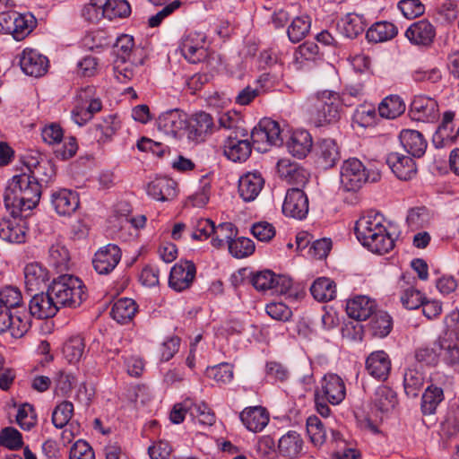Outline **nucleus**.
I'll return each mask as SVG.
<instances>
[{
	"mask_svg": "<svg viewBox=\"0 0 459 459\" xmlns=\"http://www.w3.org/2000/svg\"><path fill=\"white\" fill-rule=\"evenodd\" d=\"M41 196V186L27 173L13 176L5 188L4 201L12 213L21 215L37 206Z\"/></svg>",
	"mask_w": 459,
	"mask_h": 459,
	"instance_id": "nucleus-1",
	"label": "nucleus"
},
{
	"mask_svg": "<svg viewBox=\"0 0 459 459\" xmlns=\"http://www.w3.org/2000/svg\"><path fill=\"white\" fill-rule=\"evenodd\" d=\"M384 218L378 213L359 218L355 224V234L359 241L371 252L384 255L394 247V240L383 224Z\"/></svg>",
	"mask_w": 459,
	"mask_h": 459,
	"instance_id": "nucleus-2",
	"label": "nucleus"
},
{
	"mask_svg": "<svg viewBox=\"0 0 459 459\" xmlns=\"http://www.w3.org/2000/svg\"><path fill=\"white\" fill-rule=\"evenodd\" d=\"M341 105L338 93L324 91L307 97L304 107L315 124L322 126L340 118Z\"/></svg>",
	"mask_w": 459,
	"mask_h": 459,
	"instance_id": "nucleus-3",
	"label": "nucleus"
},
{
	"mask_svg": "<svg viewBox=\"0 0 459 459\" xmlns=\"http://www.w3.org/2000/svg\"><path fill=\"white\" fill-rule=\"evenodd\" d=\"M58 309L75 308L87 299L83 282L75 276L64 274L55 279L48 287Z\"/></svg>",
	"mask_w": 459,
	"mask_h": 459,
	"instance_id": "nucleus-4",
	"label": "nucleus"
},
{
	"mask_svg": "<svg viewBox=\"0 0 459 459\" xmlns=\"http://www.w3.org/2000/svg\"><path fill=\"white\" fill-rule=\"evenodd\" d=\"M380 172L373 169H366L362 162L351 158L343 161L341 167V185L347 192L359 190L366 182H377Z\"/></svg>",
	"mask_w": 459,
	"mask_h": 459,
	"instance_id": "nucleus-5",
	"label": "nucleus"
},
{
	"mask_svg": "<svg viewBox=\"0 0 459 459\" xmlns=\"http://www.w3.org/2000/svg\"><path fill=\"white\" fill-rule=\"evenodd\" d=\"M346 391L343 380L335 374L325 376L322 388L315 393V403L317 412L323 417H328L330 408L327 403L339 404L345 398Z\"/></svg>",
	"mask_w": 459,
	"mask_h": 459,
	"instance_id": "nucleus-6",
	"label": "nucleus"
},
{
	"mask_svg": "<svg viewBox=\"0 0 459 459\" xmlns=\"http://www.w3.org/2000/svg\"><path fill=\"white\" fill-rule=\"evenodd\" d=\"M223 152L225 156L234 162L247 160L252 152L247 129H238L234 135L229 134L224 142Z\"/></svg>",
	"mask_w": 459,
	"mask_h": 459,
	"instance_id": "nucleus-7",
	"label": "nucleus"
},
{
	"mask_svg": "<svg viewBox=\"0 0 459 459\" xmlns=\"http://www.w3.org/2000/svg\"><path fill=\"white\" fill-rule=\"evenodd\" d=\"M410 43L420 48H430L436 39V28L427 19L411 23L404 33Z\"/></svg>",
	"mask_w": 459,
	"mask_h": 459,
	"instance_id": "nucleus-8",
	"label": "nucleus"
},
{
	"mask_svg": "<svg viewBox=\"0 0 459 459\" xmlns=\"http://www.w3.org/2000/svg\"><path fill=\"white\" fill-rule=\"evenodd\" d=\"M282 212L297 220L306 218L308 213V198L299 187H293L287 191L282 204Z\"/></svg>",
	"mask_w": 459,
	"mask_h": 459,
	"instance_id": "nucleus-9",
	"label": "nucleus"
},
{
	"mask_svg": "<svg viewBox=\"0 0 459 459\" xmlns=\"http://www.w3.org/2000/svg\"><path fill=\"white\" fill-rule=\"evenodd\" d=\"M30 328V321L25 312L13 311L4 308L0 311V334L9 332L14 338L22 337Z\"/></svg>",
	"mask_w": 459,
	"mask_h": 459,
	"instance_id": "nucleus-10",
	"label": "nucleus"
},
{
	"mask_svg": "<svg viewBox=\"0 0 459 459\" xmlns=\"http://www.w3.org/2000/svg\"><path fill=\"white\" fill-rule=\"evenodd\" d=\"M316 163L323 169L334 167L341 160V150L335 140H318L314 147Z\"/></svg>",
	"mask_w": 459,
	"mask_h": 459,
	"instance_id": "nucleus-11",
	"label": "nucleus"
},
{
	"mask_svg": "<svg viewBox=\"0 0 459 459\" xmlns=\"http://www.w3.org/2000/svg\"><path fill=\"white\" fill-rule=\"evenodd\" d=\"M121 255L118 246L108 244L95 253L92 260L93 267L99 274H108L118 264Z\"/></svg>",
	"mask_w": 459,
	"mask_h": 459,
	"instance_id": "nucleus-12",
	"label": "nucleus"
},
{
	"mask_svg": "<svg viewBox=\"0 0 459 459\" xmlns=\"http://www.w3.org/2000/svg\"><path fill=\"white\" fill-rule=\"evenodd\" d=\"M196 273V268L191 261H180L170 271L169 285L177 291L188 289Z\"/></svg>",
	"mask_w": 459,
	"mask_h": 459,
	"instance_id": "nucleus-13",
	"label": "nucleus"
},
{
	"mask_svg": "<svg viewBox=\"0 0 459 459\" xmlns=\"http://www.w3.org/2000/svg\"><path fill=\"white\" fill-rule=\"evenodd\" d=\"M20 66L27 75L40 77L48 71V59L34 49L26 48L22 53Z\"/></svg>",
	"mask_w": 459,
	"mask_h": 459,
	"instance_id": "nucleus-14",
	"label": "nucleus"
},
{
	"mask_svg": "<svg viewBox=\"0 0 459 459\" xmlns=\"http://www.w3.org/2000/svg\"><path fill=\"white\" fill-rule=\"evenodd\" d=\"M58 310L48 290L46 292L34 294L30 300L29 312L30 316L38 319L53 317Z\"/></svg>",
	"mask_w": 459,
	"mask_h": 459,
	"instance_id": "nucleus-15",
	"label": "nucleus"
},
{
	"mask_svg": "<svg viewBox=\"0 0 459 459\" xmlns=\"http://www.w3.org/2000/svg\"><path fill=\"white\" fill-rule=\"evenodd\" d=\"M12 214V219H3L0 221V238L10 243H22L26 237V223L22 219L23 216Z\"/></svg>",
	"mask_w": 459,
	"mask_h": 459,
	"instance_id": "nucleus-16",
	"label": "nucleus"
},
{
	"mask_svg": "<svg viewBox=\"0 0 459 459\" xmlns=\"http://www.w3.org/2000/svg\"><path fill=\"white\" fill-rule=\"evenodd\" d=\"M158 129L167 135L177 137L186 127V117L179 109L162 113L157 120Z\"/></svg>",
	"mask_w": 459,
	"mask_h": 459,
	"instance_id": "nucleus-17",
	"label": "nucleus"
},
{
	"mask_svg": "<svg viewBox=\"0 0 459 459\" xmlns=\"http://www.w3.org/2000/svg\"><path fill=\"white\" fill-rule=\"evenodd\" d=\"M386 163L394 174L401 180H410L417 173L416 163L412 158L398 152L389 153L386 158Z\"/></svg>",
	"mask_w": 459,
	"mask_h": 459,
	"instance_id": "nucleus-18",
	"label": "nucleus"
},
{
	"mask_svg": "<svg viewBox=\"0 0 459 459\" xmlns=\"http://www.w3.org/2000/svg\"><path fill=\"white\" fill-rule=\"evenodd\" d=\"M391 359L384 351H373L366 359V370L372 377L385 381L391 371Z\"/></svg>",
	"mask_w": 459,
	"mask_h": 459,
	"instance_id": "nucleus-19",
	"label": "nucleus"
},
{
	"mask_svg": "<svg viewBox=\"0 0 459 459\" xmlns=\"http://www.w3.org/2000/svg\"><path fill=\"white\" fill-rule=\"evenodd\" d=\"M377 309L374 299L367 296H356L346 304L347 315L357 321H364L373 316Z\"/></svg>",
	"mask_w": 459,
	"mask_h": 459,
	"instance_id": "nucleus-20",
	"label": "nucleus"
},
{
	"mask_svg": "<svg viewBox=\"0 0 459 459\" xmlns=\"http://www.w3.org/2000/svg\"><path fill=\"white\" fill-rule=\"evenodd\" d=\"M51 204L59 215H71L79 207L76 192L65 188L55 191L51 195Z\"/></svg>",
	"mask_w": 459,
	"mask_h": 459,
	"instance_id": "nucleus-21",
	"label": "nucleus"
},
{
	"mask_svg": "<svg viewBox=\"0 0 459 459\" xmlns=\"http://www.w3.org/2000/svg\"><path fill=\"white\" fill-rule=\"evenodd\" d=\"M147 193L157 201H170L177 196V183L169 178H156L148 184Z\"/></svg>",
	"mask_w": 459,
	"mask_h": 459,
	"instance_id": "nucleus-22",
	"label": "nucleus"
},
{
	"mask_svg": "<svg viewBox=\"0 0 459 459\" xmlns=\"http://www.w3.org/2000/svg\"><path fill=\"white\" fill-rule=\"evenodd\" d=\"M264 180L258 172H248L238 180V193L245 202L255 200L261 192Z\"/></svg>",
	"mask_w": 459,
	"mask_h": 459,
	"instance_id": "nucleus-23",
	"label": "nucleus"
},
{
	"mask_svg": "<svg viewBox=\"0 0 459 459\" xmlns=\"http://www.w3.org/2000/svg\"><path fill=\"white\" fill-rule=\"evenodd\" d=\"M400 142L404 150L415 158L424 155L428 143L421 133L411 129H403L400 133Z\"/></svg>",
	"mask_w": 459,
	"mask_h": 459,
	"instance_id": "nucleus-24",
	"label": "nucleus"
},
{
	"mask_svg": "<svg viewBox=\"0 0 459 459\" xmlns=\"http://www.w3.org/2000/svg\"><path fill=\"white\" fill-rule=\"evenodd\" d=\"M277 169L281 178L289 184L296 185V187L303 186L307 182L306 170L290 160H280L277 163Z\"/></svg>",
	"mask_w": 459,
	"mask_h": 459,
	"instance_id": "nucleus-25",
	"label": "nucleus"
},
{
	"mask_svg": "<svg viewBox=\"0 0 459 459\" xmlns=\"http://www.w3.org/2000/svg\"><path fill=\"white\" fill-rule=\"evenodd\" d=\"M312 146V137L306 130L293 132L286 143L288 152L299 159L305 158L310 152Z\"/></svg>",
	"mask_w": 459,
	"mask_h": 459,
	"instance_id": "nucleus-26",
	"label": "nucleus"
},
{
	"mask_svg": "<svg viewBox=\"0 0 459 459\" xmlns=\"http://www.w3.org/2000/svg\"><path fill=\"white\" fill-rule=\"evenodd\" d=\"M239 418L247 429L253 432H259L269 422V414L262 406L246 408Z\"/></svg>",
	"mask_w": 459,
	"mask_h": 459,
	"instance_id": "nucleus-27",
	"label": "nucleus"
},
{
	"mask_svg": "<svg viewBox=\"0 0 459 459\" xmlns=\"http://www.w3.org/2000/svg\"><path fill=\"white\" fill-rule=\"evenodd\" d=\"M214 123L212 116L206 112L195 114L189 124V138L202 142L207 134L212 133Z\"/></svg>",
	"mask_w": 459,
	"mask_h": 459,
	"instance_id": "nucleus-28",
	"label": "nucleus"
},
{
	"mask_svg": "<svg viewBox=\"0 0 459 459\" xmlns=\"http://www.w3.org/2000/svg\"><path fill=\"white\" fill-rule=\"evenodd\" d=\"M24 279L26 290L37 291L49 280L48 271L39 263H31L24 268Z\"/></svg>",
	"mask_w": 459,
	"mask_h": 459,
	"instance_id": "nucleus-29",
	"label": "nucleus"
},
{
	"mask_svg": "<svg viewBox=\"0 0 459 459\" xmlns=\"http://www.w3.org/2000/svg\"><path fill=\"white\" fill-rule=\"evenodd\" d=\"M367 23L362 15L348 13L337 22L339 32L348 39H355L361 34Z\"/></svg>",
	"mask_w": 459,
	"mask_h": 459,
	"instance_id": "nucleus-30",
	"label": "nucleus"
},
{
	"mask_svg": "<svg viewBox=\"0 0 459 459\" xmlns=\"http://www.w3.org/2000/svg\"><path fill=\"white\" fill-rule=\"evenodd\" d=\"M374 407L385 413L394 410L398 403L396 393L386 385H379L371 397Z\"/></svg>",
	"mask_w": 459,
	"mask_h": 459,
	"instance_id": "nucleus-31",
	"label": "nucleus"
},
{
	"mask_svg": "<svg viewBox=\"0 0 459 459\" xmlns=\"http://www.w3.org/2000/svg\"><path fill=\"white\" fill-rule=\"evenodd\" d=\"M425 382V374L421 366L414 365L408 368L403 374V386L405 394L410 397H416Z\"/></svg>",
	"mask_w": 459,
	"mask_h": 459,
	"instance_id": "nucleus-32",
	"label": "nucleus"
},
{
	"mask_svg": "<svg viewBox=\"0 0 459 459\" xmlns=\"http://www.w3.org/2000/svg\"><path fill=\"white\" fill-rule=\"evenodd\" d=\"M303 440L296 431H289L278 442L280 455L289 458H296L302 451Z\"/></svg>",
	"mask_w": 459,
	"mask_h": 459,
	"instance_id": "nucleus-33",
	"label": "nucleus"
},
{
	"mask_svg": "<svg viewBox=\"0 0 459 459\" xmlns=\"http://www.w3.org/2000/svg\"><path fill=\"white\" fill-rule=\"evenodd\" d=\"M398 33L397 27L389 22H375L366 33V38L371 42H384L394 39Z\"/></svg>",
	"mask_w": 459,
	"mask_h": 459,
	"instance_id": "nucleus-34",
	"label": "nucleus"
},
{
	"mask_svg": "<svg viewBox=\"0 0 459 459\" xmlns=\"http://www.w3.org/2000/svg\"><path fill=\"white\" fill-rule=\"evenodd\" d=\"M445 338L439 337L431 345L417 349L415 351L417 362L430 366L437 365L440 356H442Z\"/></svg>",
	"mask_w": 459,
	"mask_h": 459,
	"instance_id": "nucleus-35",
	"label": "nucleus"
},
{
	"mask_svg": "<svg viewBox=\"0 0 459 459\" xmlns=\"http://www.w3.org/2000/svg\"><path fill=\"white\" fill-rule=\"evenodd\" d=\"M137 311V306L132 299H120L113 305L110 316L119 324H126L132 320Z\"/></svg>",
	"mask_w": 459,
	"mask_h": 459,
	"instance_id": "nucleus-36",
	"label": "nucleus"
},
{
	"mask_svg": "<svg viewBox=\"0 0 459 459\" xmlns=\"http://www.w3.org/2000/svg\"><path fill=\"white\" fill-rule=\"evenodd\" d=\"M393 327L391 316L385 311L375 312L368 323V331L375 337L383 338L389 334Z\"/></svg>",
	"mask_w": 459,
	"mask_h": 459,
	"instance_id": "nucleus-37",
	"label": "nucleus"
},
{
	"mask_svg": "<svg viewBox=\"0 0 459 459\" xmlns=\"http://www.w3.org/2000/svg\"><path fill=\"white\" fill-rule=\"evenodd\" d=\"M310 292L316 300L325 302L335 298L336 286L331 279L322 277L313 282Z\"/></svg>",
	"mask_w": 459,
	"mask_h": 459,
	"instance_id": "nucleus-38",
	"label": "nucleus"
},
{
	"mask_svg": "<svg viewBox=\"0 0 459 459\" xmlns=\"http://www.w3.org/2000/svg\"><path fill=\"white\" fill-rule=\"evenodd\" d=\"M184 406L189 410L190 416L197 418L201 424L212 426L215 422V414L206 403H196L192 399L186 398Z\"/></svg>",
	"mask_w": 459,
	"mask_h": 459,
	"instance_id": "nucleus-39",
	"label": "nucleus"
},
{
	"mask_svg": "<svg viewBox=\"0 0 459 459\" xmlns=\"http://www.w3.org/2000/svg\"><path fill=\"white\" fill-rule=\"evenodd\" d=\"M441 432L448 438L459 434V401L448 407L445 420L441 423Z\"/></svg>",
	"mask_w": 459,
	"mask_h": 459,
	"instance_id": "nucleus-40",
	"label": "nucleus"
},
{
	"mask_svg": "<svg viewBox=\"0 0 459 459\" xmlns=\"http://www.w3.org/2000/svg\"><path fill=\"white\" fill-rule=\"evenodd\" d=\"M15 20L11 35L18 41L24 39L37 25V20L31 13H17Z\"/></svg>",
	"mask_w": 459,
	"mask_h": 459,
	"instance_id": "nucleus-41",
	"label": "nucleus"
},
{
	"mask_svg": "<svg viewBox=\"0 0 459 459\" xmlns=\"http://www.w3.org/2000/svg\"><path fill=\"white\" fill-rule=\"evenodd\" d=\"M405 110V104L397 95L385 98L378 106V112L382 117L394 119L402 115Z\"/></svg>",
	"mask_w": 459,
	"mask_h": 459,
	"instance_id": "nucleus-42",
	"label": "nucleus"
},
{
	"mask_svg": "<svg viewBox=\"0 0 459 459\" xmlns=\"http://www.w3.org/2000/svg\"><path fill=\"white\" fill-rule=\"evenodd\" d=\"M444 400V392L441 387L430 385L422 395L421 411L423 414L435 413L438 404Z\"/></svg>",
	"mask_w": 459,
	"mask_h": 459,
	"instance_id": "nucleus-43",
	"label": "nucleus"
},
{
	"mask_svg": "<svg viewBox=\"0 0 459 459\" xmlns=\"http://www.w3.org/2000/svg\"><path fill=\"white\" fill-rule=\"evenodd\" d=\"M238 230L231 222H222L218 226L214 225V231H212V245L217 248L224 246L225 243L230 245V242L237 236Z\"/></svg>",
	"mask_w": 459,
	"mask_h": 459,
	"instance_id": "nucleus-44",
	"label": "nucleus"
},
{
	"mask_svg": "<svg viewBox=\"0 0 459 459\" xmlns=\"http://www.w3.org/2000/svg\"><path fill=\"white\" fill-rule=\"evenodd\" d=\"M311 22L307 16H299L292 20L288 27L289 39L293 43L302 40L310 30Z\"/></svg>",
	"mask_w": 459,
	"mask_h": 459,
	"instance_id": "nucleus-45",
	"label": "nucleus"
},
{
	"mask_svg": "<svg viewBox=\"0 0 459 459\" xmlns=\"http://www.w3.org/2000/svg\"><path fill=\"white\" fill-rule=\"evenodd\" d=\"M48 253L49 262L56 269L61 272L68 269L70 254L65 245L61 243L53 244Z\"/></svg>",
	"mask_w": 459,
	"mask_h": 459,
	"instance_id": "nucleus-46",
	"label": "nucleus"
},
{
	"mask_svg": "<svg viewBox=\"0 0 459 459\" xmlns=\"http://www.w3.org/2000/svg\"><path fill=\"white\" fill-rule=\"evenodd\" d=\"M84 348L83 339L81 336H74L65 343L63 352L70 363H75L82 357Z\"/></svg>",
	"mask_w": 459,
	"mask_h": 459,
	"instance_id": "nucleus-47",
	"label": "nucleus"
},
{
	"mask_svg": "<svg viewBox=\"0 0 459 459\" xmlns=\"http://www.w3.org/2000/svg\"><path fill=\"white\" fill-rule=\"evenodd\" d=\"M27 175L42 186V184H48L55 177L56 169L50 160H46Z\"/></svg>",
	"mask_w": 459,
	"mask_h": 459,
	"instance_id": "nucleus-48",
	"label": "nucleus"
},
{
	"mask_svg": "<svg viewBox=\"0 0 459 459\" xmlns=\"http://www.w3.org/2000/svg\"><path fill=\"white\" fill-rule=\"evenodd\" d=\"M134 38L127 34L119 36L113 45V52L117 56L116 60H120L122 64L129 58L134 48Z\"/></svg>",
	"mask_w": 459,
	"mask_h": 459,
	"instance_id": "nucleus-49",
	"label": "nucleus"
},
{
	"mask_svg": "<svg viewBox=\"0 0 459 459\" xmlns=\"http://www.w3.org/2000/svg\"><path fill=\"white\" fill-rule=\"evenodd\" d=\"M74 413V405L71 402L65 401L58 404L53 411L52 422L57 429L64 428L71 420Z\"/></svg>",
	"mask_w": 459,
	"mask_h": 459,
	"instance_id": "nucleus-50",
	"label": "nucleus"
},
{
	"mask_svg": "<svg viewBox=\"0 0 459 459\" xmlns=\"http://www.w3.org/2000/svg\"><path fill=\"white\" fill-rule=\"evenodd\" d=\"M229 251L233 256L237 258H243L254 253L255 244L247 238H234V239L230 242Z\"/></svg>",
	"mask_w": 459,
	"mask_h": 459,
	"instance_id": "nucleus-51",
	"label": "nucleus"
},
{
	"mask_svg": "<svg viewBox=\"0 0 459 459\" xmlns=\"http://www.w3.org/2000/svg\"><path fill=\"white\" fill-rule=\"evenodd\" d=\"M249 282L259 291L273 290L275 274L270 270L251 273Z\"/></svg>",
	"mask_w": 459,
	"mask_h": 459,
	"instance_id": "nucleus-52",
	"label": "nucleus"
},
{
	"mask_svg": "<svg viewBox=\"0 0 459 459\" xmlns=\"http://www.w3.org/2000/svg\"><path fill=\"white\" fill-rule=\"evenodd\" d=\"M0 301L13 311L22 304V293L17 287L5 286L0 290Z\"/></svg>",
	"mask_w": 459,
	"mask_h": 459,
	"instance_id": "nucleus-53",
	"label": "nucleus"
},
{
	"mask_svg": "<svg viewBox=\"0 0 459 459\" xmlns=\"http://www.w3.org/2000/svg\"><path fill=\"white\" fill-rule=\"evenodd\" d=\"M0 445L12 450H17L23 445L22 434L13 427H6L0 431Z\"/></svg>",
	"mask_w": 459,
	"mask_h": 459,
	"instance_id": "nucleus-54",
	"label": "nucleus"
},
{
	"mask_svg": "<svg viewBox=\"0 0 459 459\" xmlns=\"http://www.w3.org/2000/svg\"><path fill=\"white\" fill-rule=\"evenodd\" d=\"M16 421L22 429H31L37 423V415L34 408L29 403L22 404L18 409Z\"/></svg>",
	"mask_w": 459,
	"mask_h": 459,
	"instance_id": "nucleus-55",
	"label": "nucleus"
},
{
	"mask_svg": "<svg viewBox=\"0 0 459 459\" xmlns=\"http://www.w3.org/2000/svg\"><path fill=\"white\" fill-rule=\"evenodd\" d=\"M307 431L314 444L318 445L324 443L326 431L324 424L316 416L308 417L307 420Z\"/></svg>",
	"mask_w": 459,
	"mask_h": 459,
	"instance_id": "nucleus-56",
	"label": "nucleus"
},
{
	"mask_svg": "<svg viewBox=\"0 0 459 459\" xmlns=\"http://www.w3.org/2000/svg\"><path fill=\"white\" fill-rule=\"evenodd\" d=\"M261 126L266 132L269 145L280 146L282 144L283 139L278 122L271 118H264L261 120Z\"/></svg>",
	"mask_w": 459,
	"mask_h": 459,
	"instance_id": "nucleus-57",
	"label": "nucleus"
},
{
	"mask_svg": "<svg viewBox=\"0 0 459 459\" xmlns=\"http://www.w3.org/2000/svg\"><path fill=\"white\" fill-rule=\"evenodd\" d=\"M398 7L407 19H415L425 12V6L420 0H401Z\"/></svg>",
	"mask_w": 459,
	"mask_h": 459,
	"instance_id": "nucleus-58",
	"label": "nucleus"
},
{
	"mask_svg": "<svg viewBox=\"0 0 459 459\" xmlns=\"http://www.w3.org/2000/svg\"><path fill=\"white\" fill-rule=\"evenodd\" d=\"M244 121L235 111H228L219 117L220 127L230 129V134H233L238 129H246L243 126Z\"/></svg>",
	"mask_w": 459,
	"mask_h": 459,
	"instance_id": "nucleus-59",
	"label": "nucleus"
},
{
	"mask_svg": "<svg viewBox=\"0 0 459 459\" xmlns=\"http://www.w3.org/2000/svg\"><path fill=\"white\" fill-rule=\"evenodd\" d=\"M109 3L110 0H91L90 4L83 7L82 15L88 20L97 17L99 13L107 16Z\"/></svg>",
	"mask_w": 459,
	"mask_h": 459,
	"instance_id": "nucleus-60",
	"label": "nucleus"
},
{
	"mask_svg": "<svg viewBox=\"0 0 459 459\" xmlns=\"http://www.w3.org/2000/svg\"><path fill=\"white\" fill-rule=\"evenodd\" d=\"M427 220L428 214L425 207L411 208L406 218L407 224L412 230L424 227Z\"/></svg>",
	"mask_w": 459,
	"mask_h": 459,
	"instance_id": "nucleus-61",
	"label": "nucleus"
},
{
	"mask_svg": "<svg viewBox=\"0 0 459 459\" xmlns=\"http://www.w3.org/2000/svg\"><path fill=\"white\" fill-rule=\"evenodd\" d=\"M253 236L259 241L268 242L275 236V229L267 221H259L251 228Z\"/></svg>",
	"mask_w": 459,
	"mask_h": 459,
	"instance_id": "nucleus-62",
	"label": "nucleus"
},
{
	"mask_svg": "<svg viewBox=\"0 0 459 459\" xmlns=\"http://www.w3.org/2000/svg\"><path fill=\"white\" fill-rule=\"evenodd\" d=\"M115 119V117L108 116V118L104 119L103 123L95 126V137L98 138L99 142L105 143L115 134L117 129L114 125Z\"/></svg>",
	"mask_w": 459,
	"mask_h": 459,
	"instance_id": "nucleus-63",
	"label": "nucleus"
},
{
	"mask_svg": "<svg viewBox=\"0 0 459 459\" xmlns=\"http://www.w3.org/2000/svg\"><path fill=\"white\" fill-rule=\"evenodd\" d=\"M69 459H95L91 446L84 440H77L70 449Z\"/></svg>",
	"mask_w": 459,
	"mask_h": 459,
	"instance_id": "nucleus-64",
	"label": "nucleus"
}]
</instances>
